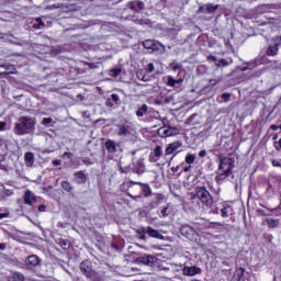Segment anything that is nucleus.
Masks as SVG:
<instances>
[{
    "instance_id": "6e6552de",
    "label": "nucleus",
    "mask_w": 281,
    "mask_h": 281,
    "mask_svg": "<svg viewBox=\"0 0 281 281\" xmlns=\"http://www.w3.org/2000/svg\"><path fill=\"white\" fill-rule=\"evenodd\" d=\"M180 233L184 238H199V233L192 226L184 225L180 228Z\"/></svg>"
},
{
    "instance_id": "393cba45",
    "label": "nucleus",
    "mask_w": 281,
    "mask_h": 281,
    "mask_svg": "<svg viewBox=\"0 0 281 281\" xmlns=\"http://www.w3.org/2000/svg\"><path fill=\"white\" fill-rule=\"evenodd\" d=\"M200 10H205V12L212 13L216 12V10H218V7H214L213 4H206L204 7H201Z\"/></svg>"
},
{
    "instance_id": "ea45409f",
    "label": "nucleus",
    "mask_w": 281,
    "mask_h": 281,
    "mask_svg": "<svg viewBox=\"0 0 281 281\" xmlns=\"http://www.w3.org/2000/svg\"><path fill=\"white\" fill-rule=\"evenodd\" d=\"M74 157V154L72 153H69V151H66L63 154V158L64 159H70Z\"/></svg>"
},
{
    "instance_id": "473e14b6",
    "label": "nucleus",
    "mask_w": 281,
    "mask_h": 281,
    "mask_svg": "<svg viewBox=\"0 0 281 281\" xmlns=\"http://www.w3.org/2000/svg\"><path fill=\"white\" fill-rule=\"evenodd\" d=\"M154 153H155V157H161V155H164V149H161V146H157L154 149Z\"/></svg>"
},
{
    "instance_id": "bb28decb",
    "label": "nucleus",
    "mask_w": 281,
    "mask_h": 281,
    "mask_svg": "<svg viewBox=\"0 0 281 281\" xmlns=\"http://www.w3.org/2000/svg\"><path fill=\"white\" fill-rule=\"evenodd\" d=\"M267 55L268 56H277L278 55V46H269L268 50H267Z\"/></svg>"
},
{
    "instance_id": "0eeeda50",
    "label": "nucleus",
    "mask_w": 281,
    "mask_h": 281,
    "mask_svg": "<svg viewBox=\"0 0 281 281\" xmlns=\"http://www.w3.org/2000/svg\"><path fill=\"white\" fill-rule=\"evenodd\" d=\"M201 268L196 267V266H184L182 269V273L189 278H194V276H201Z\"/></svg>"
},
{
    "instance_id": "13d9d810",
    "label": "nucleus",
    "mask_w": 281,
    "mask_h": 281,
    "mask_svg": "<svg viewBox=\"0 0 281 281\" xmlns=\"http://www.w3.org/2000/svg\"><path fill=\"white\" fill-rule=\"evenodd\" d=\"M38 212H45V205H41V206L38 207Z\"/></svg>"
},
{
    "instance_id": "cd10ccee",
    "label": "nucleus",
    "mask_w": 281,
    "mask_h": 281,
    "mask_svg": "<svg viewBox=\"0 0 281 281\" xmlns=\"http://www.w3.org/2000/svg\"><path fill=\"white\" fill-rule=\"evenodd\" d=\"M61 188L66 192H71V190H74V187L71 186V183H69V181H63L61 182Z\"/></svg>"
},
{
    "instance_id": "a211bd4d",
    "label": "nucleus",
    "mask_w": 281,
    "mask_h": 281,
    "mask_svg": "<svg viewBox=\"0 0 281 281\" xmlns=\"http://www.w3.org/2000/svg\"><path fill=\"white\" fill-rule=\"evenodd\" d=\"M146 234H148V236H150V238H164V235H161L159 233V231H157V229H155V228H153L150 226H148L146 228Z\"/></svg>"
},
{
    "instance_id": "39448f33",
    "label": "nucleus",
    "mask_w": 281,
    "mask_h": 281,
    "mask_svg": "<svg viewBox=\"0 0 281 281\" xmlns=\"http://www.w3.org/2000/svg\"><path fill=\"white\" fill-rule=\"evenodd\" d=\"M157 133L159 137H172V135H177V128L165 123L162 127L158 128Z\"/></svg>"
},
{
    "instance_id": "7c9ffc66",
    "label": "nucleus",
    "mask_w": 281,
    "mask_h": 281,
    "mask_svg": "<svg viewBox=\"0 0 281 281\" xmlns=\"http://www.w3.org/2000/svg\"><path fill=\"white\" fill-rule=\"evenodd\" d=\"M154 43H155V40H147L143 42V46L145 47V49H150Z\"/></svg>"
},
{
    "instance_id": "c85d7f7f",
    "label": "nucleus",
    "mask_w": 281,
    "mask_h": 281,
    "mask_svg": "<svg viewBox=\"0 0 281 281\" xmlns=\"http://www.w3.org/2000/svg\"><path fill=\"white\" fill-rule=\"evenodd\" d=\"M120 74H122V68H114L110 71V76H112V78H117Z\"/></svg>"
},
{
    "instance_id": "e2e57ef3",
    "label": "nucleus",
    "mask_w": 281,
    "mask_h": 281,
    "mask_svg": "<svg viewBox=\"0 0 281 281\" xmlns=\"http://www.w3.org/2000/svg\"><path fill=\"white\" fill-rule=\"evenodd\" d=\"M190 166L184 168V172H190Z\"/></svg>"
},
{
    "instance_id": "58836bf2",
    "label": "nucleus",
    "mask_w": 281,
    "mask_h": 281,
    "mask_svg": "<svg viewBox=\"0 0 281 281\" xmlns=\"http://www.w3.org/2000/svg\"><path fill=\"white\" fill-rule=\"evenodd\" d=\"M146 71L148 74H153V71H155V65L154 64H148Z\"/></svg>"
},
{
    "instance_id": "dca6fc26",
    "label": "nucleus",
    "mask_w": 281,
    "mask_h": 281,
    "mask_svg": "<svg viewBox=\"0 0 281 281\" xmlns=\"http://www.w3.org/2000/svg\"><path fill=\"white\" fill-rule=\"evenodd\" d=\"M136 186H140V190L144 194V196H150L153 194V190L150 189V186L142 182H135Z\"/></svg>"
},
{
    "instance_id": "f257e3e1",
    "label": "nucleus",
    "mask_w": 281,
    "mask_h": 281,
    "mask_svg": "<svg viewBox=\"0 0 281 281\" xmlns=\"http://www.w3.org/2000/svg\"><path fill=\"white\" fill-rule=\"evenodd\" d=\"M235 162L236 161L234 160V158H229V157H225L221 159L220 166L217 169V176H216L217 183L225 181V179H227V177L232 175Z\"/></svg>"
},
{
    "instance_id": "20e7f679",
    "label": "nucleus",
    "mask_w": 281,
    "mask_h": 281,
    "mask_svg": "<svg viewBox=\"0 0 281 281\" xmlns=\"http://www.w3.org/2000/svg\"><path fill=\"white\" fill-rule=\"evenodd\" d=\"M135 133V128L131 123H124L119 125L117 135L119 137H131Z\"/></svg>"
},
{
    "instance_id": "2f4dec72",
    "label": "nucleus",
    "mask_w": 281,
    "mask_h": 281,
    "mask_svg": "<svg viewBox=\"0 0 281 281\" xmlns=\"http://www.w3.org/2000/svg\"><path fill=\"white\" fill-rule=\"evenodd\" d=\"M196 157L194 155H187L186 156V164L192 165L194 164Z\"/></svg>"
},
{
    "instance_id": "052dcab7",
    "label": "nucleus",
    "mask_w": 281,
    "mask_h": 281,
    "mask_svg": "<svg viewBox=\"0 0 281 281\" xmlns=\"http://www.w3.org/2000/svg\"><path fill=\"white\" fill-rule=\"evenodd\" d=\"M0 249L1 250L5 249V244H0Z\"/></svg>"
},
{
    "instance_id": "603ef678",
    "label": "nucleus",
    "mask_w": 281,
    "mask_h": 281,
    "mask_svg": "<svg viewBox=\"0 0 281 281\" xmlns=\"http://www.w3.org/2000/svg\"><path fill=\"white\" fill-rule=\"evenodd\" d=\"M270 128H271L272 131H278V128H280V126H278V125H276V124H272V125L270 126Z\"/></svg>"
},
{
    "instance_id": "69168bd1",
    "label": "nucleus",
    "mask_w": 281,
    "mask_h": 281,
    "mask_svg": "<svg viewBox=\"0 0 281 281\" xmlns=\"http://www.w3.org/2000/svg\"><path fill=\"white\" fill-rule=\"evenodd\" d=\"M89 67H90V69H93V67H95V65L89 64Z\"/></svg>"
},
{
    "instance_id": "79ce46f5",
    "label": "nucleus",
    "mask_w": 281,
    "mask_h": 281,
    "mask_svg": "<svg viewBox=\"0 0 281 281\" xmlns=\"http://www.w3.org/2000/svg\"><path fill=\"white\" fill-rule=\"evenodd\" d=\"M161 215H162V218H166V216H168V206H165V207L161 210Z\"/></svg>"
},
{
    "instance_id": "3c124183",
    "label": "nucleus",
    "mask_w": 281,
    "mask_h": 281,
    "mask_svg": "<svg viewBox=\"0 0 281 281\" xmlns=\"http://www.w3.org/2000/svg\"><path fill=\"white\" fill-rule=\"evenodd\" d=\"M0 131H5V122H0Z\"/></svg>"
},
{
    "instance_id": "5701e85b",
    "label": "nucleus",
    "mask_w": 281,
    "mask_h": 281,
    "mask_svg": "<svg viewBox=\"0 0 281 281\" xmlns=\"http://www.w3.org/2000/svg\"><path fill=\"white\" fill-rule=\"evenodd\" d=\"M75 177L77 178V183H86L87 182V177L82 171H78L75 173Z\"/></svg>"
},
{
    "instance_id": "412c9836",
    "label": "nucleus",
    "mask_w": 281,
    "mask_h": 281,
    "mask_svg": "<svg viewBox=\"0 0 281 281\" xmlns=\"http://www.w3.org/2000/svg\"><path fill=\"white\" fill-rule=\"evenodd\" d=\"M9 281H25V276L21 272H13Z\"/></svg>"
},
{
    "instance_id": "bf43d9fd",
    "label": "nucleus",
    "mask_w": 281,
    "mask_h": 281,
    "mask_svg": "<svg viewBox=\"0 0 281 281\" xmlns=\"http://www.w3.org/2000/svg\"><path fill=\"white\" fill-rule=\"evenodd\" d=\"M138 234H146V228H142L140 231H138Z\"/></svg>"
},
{
    "instance_id": "f03ea898",
    "label": "nucleus",
    "mask_w": 281,
    "mask_h": 281,
    "mask_svg": "<svg viewBox=\"0 0 281 281\" xmlns=\"http://www.w3.org/2000/svg\"><path fill=\"white\" fill-rule=\"evenodd\" d=\"M34 120L32 117L22 116L19 119L18 123L15 124V135H27L34 131Z\"/></svg>"
},
{
    "instance_id": "f704fd0d",
    "label": "nucleus",
    "mask_w": 281,
    "mask_h": 281,
    "mask_svg": "<svg viewBox=\"0 0 281 281\" xmlns=\"http://www.w3.org/2000/svg\"><path fill=\"white\" fill-rule=\"evenodd\" d=\"M111 100L114 101L115 104H120V95L113 93L111 94Z\"/></svg>"
},
{
    "instance_id": "4d7b16f0",
    "label": "nucleus",
    "mask_w": 281,
    "mask_h": 281,
    "mask_svg": "<svg viewBox=\"0 0 281 281\" xmlns=\"http://www.w3.org/2000/svg\"><path fill=\"white\" fill-rule=\"evenodd\" d=\"M211 212H212L213 214H218V207L212 209Z\"/></svg>"
},
{
    "instance_id": "2eb2a0df",
    "label": "nucleus",
    "mask_w": 281,
    "mask_h": 281,
    "mask_svg": "<svg viewBox=\"0 0 281 281\" xmlns=\"http://www.w3.org/2000/svg\"><path fill=\"white\" fill-rule=\"evenodd\" d=\"M128 8L135 12H139V10H144V3L139 0H134L128 3Z\"/></svg>"
},
{
    "instance_id": "5fc2aeb1",
    "label": "nucleus",
    "mask_w": 281,
    "mask_h": 281,
    "mask_svg": "<svg viewBox=\"0 0 281 281\" xmlns=\"http://www.w3.org/2000/svg\"><path fill=\"white\" fill-rule=\"evenodd\" d=\"M1 218H8V213H0V220Z\"/></svg>"
},
{
    "instance_id": "1a4fd4ad",
    "label": "nucleus",
    "mask_w": 281,
    "mask_h": 281,
    "mask_svg": "<svg viewBox=\"0 0 281 281\" xmlns=\"http://www.w3.org/2000/svg\"><path fill=\"white\" fill-rule=\"evenodd\" d=\"M41 265V258L36 255H31L25 259V266L27 269H35Z\"/></svg>"
},
{
    "instance_id": "864d4df0",
    "label": "nucleus",
    "mask_w": 281,
    "mask_h": 281,
    "mask_svg": "<svg viewBox=\"0 0 281 281\" xmlns=\"http://www.w3.org/2000/svg\"><path fill=\"white\" fill-rule=\"evenodd\" d=\"M171 172H179V166L172 167Z\"/></svg>"
},
{
    "instance_id": "ddd939ff",
    "label": "nucleus",
    "mask_w": 281,
    "mask_h": 281,
    "mask_svg": "<svg viewBox=\"0 0 281 281\" xmlns=\"http://www.w3.org/2000/svg\"><path fill=\"white\" fill-rule=\"evenodd\" d=\"M24 203L25 205H33L36 203V196L31 190H27L24 194Z\"/></svg>"
},
{
    "instance_id": "49530a36",
    "label": "nucleus",
    "mask_w": 281,
    "mask_h": 281,
    "mask_svg": "<svg viewBox=\"0 0 281 281\" xmlns=\"http://www.w3.org/2000/svg\"><path fill=\"white\" fill-rule=\"evenodd\" d=\"M53 166H60L63 164L61 160L55 159L52 161Z\"/></svg>"
},
{
    "instance_id": "aec40b11",
    "label": "nucleus",
    "mask_w": 281,
    "mask_h": 281,
    "mask_svg": "<svg viewBox=\"0 0 281 281\" xmlns=\"http://www.w3.org/2000/svg\"><path fill=\"white\" fill-rule=\"evenodd\" d=\"M144 115H148V105L147 104H143L136 111V116L137 117H144Z\"/></svg>"
},
{
    "instance_id": "680f3d73",
    "label": "nucleus",
    "mask_w": 281,
    "mask_h": 281,
    "mask_svg": "<svg viewBox=\"0 0 281 281\" xmlns=\"http://www.w3.org/2000/svg\"><path fill=\"white\" fill-rule=\"evenodd\" d=\"M210 82H211V85H216V82H218V81H216V79H213Z\"/></svg>"
},
{
    "instance_id": "4c0bfd02",
    "label": "nucleus",
    "mask_w": 281,
    "mask_h": 281,
    "mask_svg": "<svg viewBox=\"0 0 281 281\" xmlns=\"http://www.w3.org/2000/svg\"><path fill=\"white\" fill-rule=\"evenodd\" d=\"M272 166H274V168H281V159H273Z\"/></svg>"
},
{
    "instance_id": "de8ad7c7",
    "label": "nucleus",
    "mask_w": 281,
    "mask_h": 281,
    "mask_svg": "<svg viewBox=\"0 0 281 281\" xmlns=\"http://www.w3.org/2000/svg\"><path fill=\"white\" fill-rule=\"evenodd\" d=\"M207 155V151L205 149H202L200 153H199V157H206Z\"/></svg>"
},
{
    "instance_id": "6e6d98bb",
    "label": "nucleus",
    "mask_w": 281,
    "mask_h": 281,
    "mask_svg": "<svg viewBox=\"0 0 281 281\" xmlns=\"http://www.w3.org/2000/svg\"><path fill=\"white\" fill-rule=\"evenodd\" d=\"M8 74H14V71H0V76L8 75Z\"/></svg>"
},
{
    "instance_id": "9b49d317",
    "label": "nucleus",
    "mask_w": 281,
    "mask_h": 281,
    "mask_svg": "<svg viewBox=\"0 0 281 281\" xmlns=\"http://www.w3.org/2000/svg\"><path fill=\"white\" fill-rule=\"evenodd\" d=\"M222 218H229L232 214H234V207L232 205L227 204V202H224L222 204L221 209Z\"/></svg>"
},
{
    "instance_id": "b1692460",
    "label": "nucleus",
    "mask_w": 281,
    "mask_h": 281,
    "mask_svg": "<svg viewBox=\"0 0 281 281\" xmlns=\"http://www.w3.org/2000/svg\"><path fill=\"white\" fill-rule=\"evenodd\" d=\"M0 71H7V74H9V71H14V74H16V69L9 64L0 65Z\"/></svg>"
},
{
    "instance_id": "c9c22d12",
    "label": "nucleus",
    "mask_w": 281,
    "mask_h": 281,
    "mask_svg": "<svg viewBox=\"0 0 281 281\" xmlns=\"http://www.w3.org/2000/svg\"><path fill=\"white\" fill-rule=\"evenodd\" d=\"M168 86L169 87H175V85H177V80H175V78L172 77H168Z\"/></svg>"
},
{
    "instance_id": "f8f14e48",
    "label": "nucleus",
    "mask_w": 281,
    "mask_h": 281,
    "mask_svg": "<svg viewBox=\"0 0 281 281\" xmlns=\"http://www.w3.org/2000/svg\"><path fill=\"white\" fill-rule=\"evenodd\" d=\"M181 148V142L177 140L171 144H169L165 150V155H172L176 150H179Z\"/></svg>"
},
{
    "instance_id": "c03bdc74",
    "label": "nucleus",
    "mask_w": 281,
    "mask_h": 281,
    "mask_svg": "<svg viewBox=\"0 0 281 281\" xmlns=\"http://www.w3.org/2000/svg\"><path fill=\"white\" fill-rule=\"evenodd\" d=\"M106 106H110V108L115 106L114 101L111 100V99H108V100H106Z\"/></svg>"
},
{
    "instance_id": "6ab92c4d",
    "label": "nucleus",
    "mask_w": 281,
    "mask_h": 281,
    "mask_svg": "<svg viewBox=\"0 0 281 281\" xmlns=\"http://www.w3.org/2000/svg\"><path fill=\"white\" fill-rule=\"evenodd\" d=\"M138 80H142L143 82H148V80H150V76L148 75V72L146 70H139L136 74Z\"/></svg>"
},
{
    "instance_id": "4be33fe9",
    "label": "nucleus",
    "mask_w": 281,
    "mask_h": 281,
    "mask_svg": "<svg viewBox=\"0 0 281 281\" xmlns=\"http://www.w3.org/2000/svg\"><path fill=\"white\" fill-rule=\"evenodd\" d=\"M161 48L166 49V46H164L158 41H154V43L151 44V47L149 49H150V52H159V49H161Z\"/></svg>"
},
{
    "instance_id": "9d476101",
    "label": "nucleus",
    "mask_w": 281,
    "mask_h": 281,
    "mask_svg": "<svg viewBox=\"0 0 281 281\" xmlns=\"http://www.w3.org/2000/svg\"><path fill=\"white\" fill-rule=\"evenodd\" d=\"M138 262L140 265H146V267H153L155 262H157V258L153 255H146L140 258H138Z\"/></svg>"
},
{
    "instance_id": "a19ab883",
    "label": "nucleus",
    "mask_w": 281,
    "mask_h": 281,
    "mask_svg": "<svg viewBox=\"0 0 281 281\" xmlns=\"http://www.w3.org/2000/svg\"><path fill=\"white\" fill-rule=\"evenodd\" d=\"M229 98H232V95L229 93H223L222 94V99L224 100V102H228Z\"/></svg>"
},
{
    "instance_id": "a878e982",
    "label": "nucleus",
    "mask_w": 281,
    "mask_h": 281,
    "mask_svg": "<svg viewBox=\"0 0 281 281\" xmlns=\"http://www.w3.org/2000/svg\"><path fill=\"white\" fill-rule=\"evenodd\" d=\"M266 223L268 224V226L272 228L278 227L280 225V221L273 218H267Z\"/></svg>"
},
{
    "instance_id": "4468645a",
    "label": "nucleus",
    "mask_w": 281,
    "mask_h": 281,
    "mask_svg": "<svg viewBox=\"0 0 281 281\" xmlns=\"http://www.w3.org/2000/svg\"><path fill=\"white\" fill-rule=\"evenodd\" d=\"M105 148L108 150V153H111L112 155L117 153V143H115V140L113 139H108L105 142Z\"/></svg>"
},
{
    "instance_id": "338daca9",
    "label": "nucleus",
    "mask_w": 281,
    "mask_h": 281,
    "mask_svg": "<svg viewBox=\"0 0 281 281\" xmlns=\"http://www.w3.org/2000/svg\"><path fill=\"white\" fill-rule=\"evenodd\" d=\"M156 104H161V101H159V100H156Z\"/></svg>"
},
{
    "instance_id": "c756f323",
    "label": "nucleus",
    "mask_w": 281,
    "mask_h": 281,
    "mask_svg": "<svg viewBox=\"0 0 281 281\" xmlns=\"http://www.w3.org/2000/svg\"><path fill=\"white\" fill-rule=\"evenodd\" d=\"M256 67V61H249L245 67H241V71H247V69H254Z\"/></svg>"
},
{
    "instance_id": "7ed1b4c3",
    "label": "nucleus",
    "mask_w": 281,
    "mask_h": 281,
    "mask_svg": "<svg viewBox=\"0 0 281 281\" xmlns=\"http://www.w3.org/2000/svg\"><path fill=\"white\" fill-rule=\"evenodd\" d=\"M191 199H199L206 207H211L214 203L212 194L204 187H196L194 192L191 193Z\"/></svg>"
},
{
    "instance_id": "e433bc0d",
    "label": "nucleus",
    "mask_w": 281,
    "mask_h": 281,
    "mask_svg": "<svg viewBox=\"0 0 281 281\" xmlns=\"http://www.w3.org/2000/svg\"><path fill=\"white\" fill-rule=\"evenodd\" d=\"M216 65H217V67H221V65L223 67H227V65H229V63L227 60H225V59H220Z\"/></svg>"
},
{
    "instance_id": "37998d69",
    "label": "nucleus",
    "mask_w": 281,
    "mask_h": 281,
    "mask_svg": "<svg viewBox=\"0 0 281 281\" xmlns=\"http://www.w3.org/2000/svg\"><path fill=\"white\" fill-rule=\"evenodd\" d=\"M37 23H38V30H41L42 27H45V23H43V21L41 20V18L36 19Z\"/></svg>"
},
{
    "instance_id": "0e129e2a",
    "label": "nucleus",
    "mask_w": 281,
    "mask_h": 281,
    "mask_svg": "<svg viewBox=\"0 0 281 281\" xmlns=\"http://www.w3.org/2000/svg\"><path fill=\"white\" fill-rule=\"evenodd\" d=\"M121 172H127L126 168L124 169V167H121Z\"/></svg>"
},
{
    "instance_id": "09e8293b",
    "label": "nucleus",
    "mask_w": 281,
    "mask_h": 281,
    "mask_svg": "<svg viewBox=\"0 0 281 281\" xmlns=\"http://www.w3.org/2000/svg\"><path fill=\"white\" fill-rule=\"evenodd\" d=\"M207 60H211L212 63H216L217 58H216V56L210 55V56L207 57Z\"/></svg>"
},
{
    "instance_id": "a18cd8bd",
    "label": "nucleus",
    "mask_w": 281,
    "mask_h": 281,
    "mask_svg": "<svg viewBox=\"0 0 281 281\" xmlns=\"http://www.w3.org/2000/svg\"><path fill=\"white\" fill-rule=\"evenodd\" d=\"M274 146H276L277 150H281V138L279 139V142L274 143Z\"/></svg>"
},
{
    "instance_id": "774afa93",
    "label": "nucleus",
    "mask_w": 281,
    "mask_h": 281,
    "mask_svg": "<svg viewBox=\"0 0 281 281\" xmlns=\"http://www.w3.org/2000/svg\"><path fill=\"white\" fill-rule=\"evenodd\" d=\"M142 238H146V235H142Z\"/></svg>"
},
{
    "instance_id": "8fccbe9b",
    "label": "nucleus",
    "mask_w": 281,
    "mask_h": 281,
    "mask_svg": "<svg viewBox=\"0 0 281 281\" xmlns=\"http://www.w3.org/2000/svg\"><path fill=\"white\" fill-rule=\"evenodd\" d=\"M276 41H277V43H276L277 47H280V45H281V36H278Z\"/></svg>"
},
{
    "instance_id": "423d86ee",
    "label": "nucleus",
    "mask_w": 281,
    "mask_h": 281,
    "mask_svg": "<svg viewBox=\"0 0 281 281\" xmlns=\"http://www.w3.org/2000/svg\"><path fill=\"white\" fill-rule=\"evenodd\" d=\"M80 271L86 276V278H93V276H95V272L91 268V261H82L80 263Z\"/></svg>"
},
{
    "instance_id": "f3484780",
    "label": "nucleus",
    "mask_w": 281,
    "mask_h": 281,
    "mask_svg": "<svg viewBox=\"0 0 281 281\" xmlns=\"http://www.w3.org/2000/svg\"><path fill=\"white\" fill-rule=\"evenodd\" d=\"M24 161H25V165L27 166V168H32V166H34V153L27 151L24 155Z\"/></svg>"
},
{
    "instance_id": "72a5a7b5",
    "label": "nucleus",
    "mask_w": 281,
    "mask_h": 281,
    "mask_svg": "<svg viewBox=\"0 0 281 281\" xmlns=\"http://www.w3.org/2000/svg\"><path fill=\"white\" fill-rule=\"evenodd\" d=\"M52 122H54V120L52 117H44L42 121V124L44 126H48V124H52Z\"/></svg>"
}]
</instances>
